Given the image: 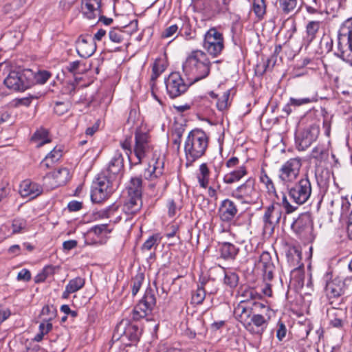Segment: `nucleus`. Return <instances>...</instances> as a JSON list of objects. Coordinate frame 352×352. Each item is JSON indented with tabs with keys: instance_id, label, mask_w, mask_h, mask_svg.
I'll list each match as a JSON object with an SVG mask.
<instances>
[{
	"instance_id": "nucleus-1",
	"label": "nucleus",
	"mask_w": 352,
	"mask_h": 352,
	"mask_svg": "<svg viewBox=\"0 0 352 352\" xmlns=\"http://www.w3.org/2000/svg\"><path fill=\"white\" fill-rule=\"evenodd\" d=\"M208 146V137L204 131L199 129L191 131L184 145L186 166L187 167L192 166L195 161L204 155Z\"/></svg>"
},
{
	"instance_id": "nucleus-2",
	"label": "nucleus",
	"mask_w": 352,
	"mask_h": 352,
	"mask_svg": "<svg viewBox=\"0 0 352 352\" xmlns=\"http://www.w3.org/2000/svg\"><path fill=\"white\" fill-rule=\"evenodd\" d=\"M119 179L101 172L94 182L91 192V201L100 203L108 198L117 188Z\"/></svg>"
},
{
	"instance_id": "nucleus-3",
	"label": "nucleus",
	"mask_w": 352,
	"mask_h": 352,
	"mask_svg": "<svg viewBox=\"0 0 352 352\" xmlns=\"http://www.w3.org/2000/svg\"><path fill=\"white\" fill-rule=\"evenodd\" d=\"M282 206L285 210V214L283 216V211L280 205L278 203L272 204L265 208L263 221L265 227H273L275 224L278 223L283 220V224L285 225L287 221V214H289L295 212L298 208V206L291 204L286 195H283L282 198Z\"/></svg>"
},
{
	"instance_id": "nucleus-4",
	"label": "nucleus",
	"mask_w": 352,
	"mask_h": 352,
	"mask_svg": "<svg viewBox=\"0 0 352 352\" xmlns=\"http://www.w3.org/2000/svg\"><path fill=\"white\" fill-rule=\"evenodd\" d=\"M31 69H22L21 67H15V69L10 72L4 80V84L10 89L24 91L31 87Z\"/></svg>"
},
{
	"instance_id": "nucleus-5",
	"label": "nucleus",
	"mask_w": 352,
	"mask_h": 352,
	"mask_svg": "<svg viewBox=\"0 0 352 352\" xmlns=\"http://www.w3.org/2000/svg\"><path fill=\"white\" fill-rule=\"evenodd\" d=\"M203 47L210 55L218 56L224 48L223 34L215 28H210L204 35Z\"/></svg>"
},
{
	"instance_id": "nucleus-6",
	"label": "nucleus",
	"mask_w": 352,
	"mask_h": 352,
	"mask_svg": "<svg viewBox=\"0 0 352 352\" xmlns=\"http://www.w3.org/2000/svg\"><path fill=\"white\" fill-rule=\"evenodd\" d=\"M231 196L243 203H254L258 199V192L255 188V179L248 178L231 192Z\"/></svg>"
},
{
	"instance_id": "nucleus-7",
	"label": "nucleus",
	"mask_w": 352,
	"mask_h": 352,
	"mask_svg": "<svg viewBox=\"0 0 352 352\" xmlns=\"http://www.w3.org/2000/svg\"><path fill=\"white\" fill-rule=\"evenodd\" d=\"M311 194V182L307 177L301 179L289 190V197L298 206L305 204Z\"/></svg>"
},
{
	"instance_id": "nucleus-8",
	"label": "nucleus",
	"mask_w": 352,
	"mask_h": 352,
	"mask_svg": "<svg viewBox=\"0 0 352 352\" xmlns=\"http://www.w3.org/2000/svg\"><path fill=\"white\" fill-rule=\"evenodd\" d=\"M152 150L153 146L151 143L148 133L142 131L140 129H137L135 132V146L133 151L135 157L138 160V163H140L142 160L147 156Z\"/></svg>"
},
{
	"instance_id": "nucleus-9",
	"label": "nucleus",
	"mask_w": 352,
	"mask_h": 352,
	"mask_svg": "<svg viewBox=\"0 0 352 352\" xmlns=\"http://www.w3.org/2000/svg\"><path fill=\"white\" fill-rule=\"evenodd\" d=\"M302 166L301 160L298 157L291 158L285 162L279 170V179L284 183L295 181Z\"/></svg>"
},
{
	"instance_id": "nucleus-10",
	"label": "nucleus",
	"mask_w": 352,
	"mask_h": 352,
	"mask_svg": "<svg viewBox=\"0 0 352 352\" xmlns=\"http://www.w3.org/2000/svg\"><path fill=\"white\" fill-rule=\"evenodd\" d=\"M165 84L167 93L171 98L181 96L188 89V85L178 72H171L165 79Z\"/></svg>"
},
{
	"instance_id": "nucleus-11",
	"label": "nucleus",
	"mask_w": 352,
	"mask_h": 352,
	"mask_svg": "<svg viewBox=\"0 0 352 352\" xmlns=\"http://www.w3.org/2000/svg\"><path fill=\"white\" fill-rule=\"evenodd\" d=\"M142 206V198L128 196L124 200L122 211V214L116 217V221L124 220V221H131L133 217L140 212Z\"/></svg>"
},
{
	"instance_id": "nucleus-12",
	"label": "nucleus",
	"mask_w": 352,
	"mask_h": 352,
	"mask_svg": "<svg viewBox=\"0 0 352 352\" xmlns=\"http://www.w3.org/2000/svg\"><path fill=\"white\" fill-rule=\"evenodd\" d=\"M347 30L344 24L339 30L337 51L334 52L335 56L346 63L349 62V59L345 56V53L348 51L352 52V38Z\"/></svg>"
},
{
	"instance_id": "nucleus-13",
	"label": "nucleus",
	"mask_w": 352,
	"mask_h": 352,
	"mask_svg": "<svg viewBox=\"0 0 352 352\" xmlns=\"http://www.w3.org/2000/svg\"><path fill=\"white\" fill-rule=\"evenodd\" d=\"M292 230L298 236L307 237L313 230V221L308 212L300 214L291 224Z\"/></svg>"
},
{
	"instance_id": "nucleus-14",
	"label": "nucleus",
	"mask_w": 352,
	"mask_h": 352,
	"mask_svg": "<svg viewBox=\"0 0 352 352\" xmlns=\"http://www.w3.org/2000/svg\"><path fill=\"white\" fill-rule=\"evenodd\" d=\"M329 324L333 328L340 330L348 325V315L346 309L331 307L327 310Z\"/></svg>"
},
{
	"instance_id": "nucleus-15",
	"label": "nucleus",
	"mask_w": 352,
	"mask_h": 352,
	"mask_svg": "<svg viewBox=\"0 0 352 352\" xmlns=\"http://www.w3.org/2000/svg\"><path fill=\"white\" fill-rule=\"evenodd\" d=\"M320 133L319 127L316 125H311L305 129L296 138L297 148L299 151H305L316 140Z\"/></svg>"
},
{
	"instance_id": "nucleus-16",
	"label": "nucleus",
	"mask_w": 352,
	"mask_h": 352,
	"mask_svg": "<svg viewBox=\"0 0 352 352\" xmlns=\"http://www.w3.org/2000/svg\"><path fill=\"white\" fill-rule=\"evenodd\" d=\"M122 325H124L123 322L118 327V330L121 328ZM124 326L122 333L120 334L118 339H120L126 346H131L136 344L139 341L142 334V329L139 328L138 325L131 323L126 322Z\"/></svg>"
},
{
	"instance_id": "nucleus-17",
	"label": "nucleus",
	"mask_w": 352,
	"mask_h": 352,
	"mask_svg": "<svg viewBox=\"0 0 352 352\" xmlns=\"http://www.w3.org/2000/svg\"><path fill=\"white\" fill-rule=\"evenodd\" d=\"M63 72L66 74L70 81L73 78L76 85H79L83 81L84 82L81 85L82 87H87L92 82V80L89 78V73L93 72L91 67L87 69H84L81 67H65V69H63Z\"/></svg>"
},
{
	"instance_id": "nucleus-18",
	"label": "nucleus",
	"mask_w": 352,
	"mask_h": 352,
	"mask_svg": "<svg viewBox=\"0 0 352 352\" xmlns=\"http://www.w3.org/2000/svg\"><path fill=\"white\" fill-rule=\"evenodd\" d=\"M96 45L91 35H82L76 41V51L82 58H89L96 51Z\"/></svg>"
},
{
	"instance_id": "nucleus-19",
	"label": "nucleus",
	"mask_w": 352,
	"mask_h": 352,
	"mask_svg": "<svg viewBox=\"0 0 352 352\" xmlns=\"http://www.w3.org/2000/svg\"><path fill=\"white\" fill-rule=\"evenodd\" d=\"M270 317L265 318L263 315L253 314L248 325H245V329L252 334L261 335L267 329Z\"/></svg>"
},
{
	"instance_id": "nucleus-20",
	"label": "nucleus",
	"mask_w": 352,
	"mask_h": 352,
	"mask_svg": "<svg viewBox=\"0 0 352 352\" xmlns=\"http://www.w3.org/2000/svg\"><path fill=\"white\" fill-rule=\"evenodd\" d=\"M238 213L236 204L230 199L223 200L218 210V214L223 222L228 223L234 219Z\"/></svg>"
},
{
	"instance_id": "nucleus-21",
	"label": "nucleus",
	"mask_w": 352,
	"mask_h": 352,
	"mask_svg": "<svg viewBox=\"0 0 352 352\" xmlns=\"http://www.w3.org/2000/svg\"><path fill=\"white\" fill-rule=\"evenodd\" d=\"M69 172L67 168H59L52 173L46 175L44 178L45 184L49 183L50 188H55L65 184L69 179Z\"/></svg>"
},
{
	"instance_id": "nucleus-22",
	"label": "nucleus",
	"mask_w": 352,
	"mask_h": 352,
	"mask_svg": "<svg viewBox=\"0 0 352 352\" xmlns=\"http://www.w3.org/2000/svg\"><path fill=\"white\" fill-rule=\"evenodd\" d=\"M164 157L157 155V151L153 152V156L149 162L148 168L144 172L146 179H152L161 176L164 170Z\"/></svg>"
},
{
	"instance_id": "nucleus-23",
	"label": "nucleus",
	"mask_w": 352,
	"mask_h": 352,
	"mask_svg": "<svg viewBox=\"0 0 352 352\" xmlns=\"http://www.w3.org/2000/svg\"><path fill=\"white\" fill-rule=\"evenodd\" d=\"M184 66H210L208 55L200 50L192 51L186 57Z\"/></svg>"
},
{
	"instance_id": "nucleus-24",
	"label": "nucleus",
	"mask_w": 352,
	"mask_h": 352,
	"mask_svg": "<svg viewBox=\"0 0 352 352\" xmlns=\"http://www.w3.org/2000/svg\"><path fill=\"white\" fill-rule=\"evenodd\" d=\"M258 265L262 268L264 278L271 280L274 277L275 265L272 261V256L268 252H263L261 254Z\"/></svg>"
},
{
	"instance_id": "nucleus-25",
	"label": "nucleus",
	"mask_w": 352,
	"mask_h": 352,
	"mask_svg": "<svg viewBox=\"0 0 352 352\" xmlns=\"http://www.w3.org/2000/svg\"><path fill=\"white\" fill-rule=\"evenodd\" d=\"M124 168V159L120 153L117 152L109 163V166L102 173H107L109 176L119 179V176Z\"/></svg>"
},
{
	"instance_id": "nucleus-26",
	"label": "nucleus",
	"mask_w": 352,
	"mask_h": 352,
	"mask_svg": "<svg viewBox=\"0 0 352 352\" xmlns=\"http://www.w3.org/2000/svg\"><path fill=\"white\" fill-rule=\"evenodd\" d=\"M42 187L36 183L30 180L23 181L19 186V192L23 197L34 199L41 194Z\"/></svg>"
},
{
	"instance_id": "nucleus-27",
	"label": "nucleus",
	"mask_w": 352,
	"mask_h": 352,
	"mask_svg": "<svg viewBox=\"0 0 352 352\" xmlns=\"http://www.w3.org/2000/svg\"><path fill=\"white\" fill-rule=\"evenodd\" d=\"M156 305V298L153 291L151 289H147L143 298L140 300L138 309L144 311L146 316L151 313L153 309Z\"/></svg>"
},
{
	"instance_id": "nucleus-28",
	"label": "nucleus",
	"mask_w": 352,
	"mask_h": 352,
	"mask_svg": "<svg viewBox=\"0 0 352 352\" xmlns=\"http://www.w3.org/2000/svg\"><path fill=\"white\" fill-rule=\"evenodd\" d=\"M344 292V283L342 281L336 278L331 281L327 280L325 293L329 300L341 296Z\"/></svg>"
},
{
	"instance_id": "nucleus-29",
	"label": "nucleus",
	"mask_w": 352,
	"mask_h": 352,
	"mask_svg": "<svg viewBox=\"0 0 352 352\" xmlns=\"http://www.w3.org/2000/svg\"><path fill=\"white\" fill-rule=\"evenodd\" d=\"M101 0H85L82 7L83 14L89 19H95L101 11Z\"/></svg>"
},
{
	"instance_id": "nucleus-30",
	"label": "nucleus",
	"mask_w": 352,
	"mask_h": 352,
	"mask_svg": "<svg viewBox=\"0 0 352 352\" xmlns=\"http://www.w3.org/2000/svg\"><path fill=\"white\" fill-rule=\"evenodd\" d=\"M234 314L236 317L241 322L243 327L248 325V321L252 316V309L251 307L245 306L243 302H241L234 308Z\"/></svg>"
},
{
	"instance_id": "nucleus-31",
	"label": "nucleus",
	"mask_w": 352,
	"mask_h": 352,
	"mask_svg": "<svg viewBox=\"0 0 352 352\" xmlns=\"http://www.w3.org/2000/svg\"><path fill=\"white\" fill-rule=\"evenodd\" d=\"M85 283V279L79 276L70 280L65 287V290L62 294V298L63 299H67L71 294L82 289Z\"/></svg>"
},
{
	"instance_id": "nucleus-32",
	"label": "nucleus",
	"mask_w": 352,
	"mask_h": 352,
	"mask_svg": "<svg viewBox=\"0 0 352 352\" xmlns=\"http://www.w3.org/2000/svg\"><path fill=\"white\" fill-rule=\"evenodd\" d=\"M248 174L247 168L245 165L240 166L237 169L234 170L223 176V182L226 184H232L240 181Z\"/></svg>"
},
{
	"instance_id": "nucleus-33",
	"label": "nucleus",
	"mask_w": 352,
	"mask_h": 352,
	"mask_svg": "<svg viewBox=\"0 0 352 352\" xmlns=\"http://www.w3.org/2000/svg\"><path fill=\"white\" fill-rule=\"evenodd\" d=\"M128 196L142 198V179L140 177H131L127 186Z\"/></svg>"
},
{
	"instance_id": "nucleus-34",
	"label": "nucleus",
	"mask_w": 352,
	"mask_h": 352,
	"mask_svg": "<svg viewBox=\"0 0 352 352\" xmlns=\"http://www.w3.org/2000/svg\"><path fill=\"white\" fill-rule=\"evenodd\" d=\"M219 250L221 256L226 260H234L239 252V248L228 242L221 243Z\"/></svg>"
},
{
	"instance_id": "nucleus-35",
	"label": "nucleus",
	"mask_w": 352,
	"mask_h": 352,
	"mask_svg": "<svg viewBox=\"0 0 352 352\" xmlns=\"http://www.w3.org/2000/svg\"><path fill=\"white\" fill-rule=\"evenodd\" d=\"M36 70L31 69V87L34 84H44L50 77V73L45 70H40L35 67Z\"/></svg>"
},
{
	"instance_id": "nucleus-36",
	"label": "nucleus",
	"mask_w": 352,
	"mask_h": 352,
	"mask_svg": "<svg viewBox=\"0 0 352 352\" xmlns=\"http://www.w3.org/2000/svg\"><path fill=\"white\" fill-rule=\"evenodd\" d=\"M199 174H197V178L199 186L203 188H208L209 184V178L210 171L206 163H203L199 166Z\"/></svg>"
},
{
	"instance_id": "nucleus-37",
	"label": "nucleus",
	"mask_w": 352,
	"mask_h": 352,
	"mask_svg": "<svg viewBox=\"0 0 352 352\" xmlns=\"http://www.w3.org/2000/svg\"><path fill=\"white\" fill-rule=\"evenodd\" d=\"M320 26V23L316 21H309L306 26L307 35L304 38L305 41L309 45L316 38Z\"/></svg>"
},
{
	"instance_id": "nucleus-38",
	"label": "nucleus",
	"mask_w": 352,
	"mask_h": 352,
	"mask_svg": "<svg viewBox=\"0 0 352 352\" xmlns=\"http://www.w3.org/2000/svg\"><path fill=\"white\" fill-rule=\"evenodd\" d=\"M285 64L282 54L281 45L275 46V49L272 56L267 60L265 66H280Z\"/></svg>"
},
{
	"instance_id": "nucleus-39",
	"label": "nucleus",
	"mask_w": 352,
	"mask_h": 352,
	"mask_svg": "<svg viewBox=\"0 0 352 352\" xmlns=\"http://www.w3.org/2000/svg\"><path fill=\"white\" fill-rule=\"evenodd\" d=\"M162 236L160 234L156 233L150 236L148 239L141 246L142 252H147L152 249L155 250L161 242Z\"/></svg>"
},
{
	"instance_id": "nucleus-40",
	"label": "nucleus",
	"mask_w": 352,
	"mask_h": 352,
	"mask_svg": "<svg viewBox=\"0 0 352 352\" xmlns=\"http://www.w3.org/2000/svg\"><path fill=\"white\" fill-rule=\"evenodd\" d=\"M329 156L328 150L322 145H318L311 151V157L321 162L327 160Z\"/></svg>"
},
{
	"instance_id": "nucleus-41",
	"label": "nucleus",
	"mask_w": 352,
	"mask_h": 352,
	"mask_svg": "<svg viewBox=\"0 0 352 352\" xmlns=\"http://www.w3.org/2000/svg\"><path fill=\"white\" fill-rule=\"evenodd\" d=\"M277 6L284 14H289L294 10L297 0H277Z\"/></svg>"
},
{
	"instance_id": "nucleus-42",
	"label": "nucleus",
	"mask_w": 352,
	"mask_h": 352,
	"mask_svg": "<svg viewBox=\"0 0 352 352\" xmlns=\"http://www.w3.org/2000/svg\"><path fill=\"white\" fill-rule=\"evenodd\" d=\"M48 133L47 131L45 129H40L36 131L32 138V140L38 143L37 144L38 147H41L44 144L50 142V140L47 137Z\"/></svg>"
},
{
	"instance_id": "nucleus-43",
	"label": "nucleus",
	"mask_w": 352,
	"mask_h": 352,
	"mask_svg": "<svg viewBox=\"0 0 352 352\" xmlns=\"http://www.w3.org/2000/svg\"><path fill=\"white\" fill-rule=\"evenodd\" d=\"M54 274V267L51 265L45 266L41 272L34 277V282L40 283L44 282L48 277Z\"/></svg>"
},
{
	"instance_id": "nucleus-44",
	"label": "nucleus",
	"mask_w": 352,
	"mask_h": 352,
	"mask_svg": "<svg viewBox=\"0 0 352 352\" xmlns=\"http://www.w3.org/2000/svg\"><path fill=\"white\" fill-rule=\"evenodd\" d=\"M27 221L23 219H15L12 223V234H19L27 230Z\"/></svg>"
},
{
	"instance_id": "nucleus-45",
	"label": "nucleus",
	"mask_w": 352,
	"mask_h": 352,
	"mask_svg": "<svg viewBox=\"0 0 352 352\" xmlns=\"http://www.w3.org/2000/svg\"><path fill=\"white\" fill-rule=\"evenodd\" d=\"M144 280V275L142 272H138L133 278H132V295L135 296L139 292L142 283Z\"/></svg>"
},
{
	"instance_id": "nucleus-46",
	"label": "nucleus",
	"mask_w": 352,
	"mask_h": 352,
	"mask_svg": "<svg viewBox=\"0 0 352 352\" xmlns=\"http://www.w3.org/2000/svg\"><path fill=\"white\" fill-rule=\"evenodd\" d=\"M230 96V89L226 91L221 98H219L217 102V107L219 111H224L228 109L230 104L229 100Z\"/></svg>"
},
{
	"instance_id": "nucleus-47",
	"label": "nucleus",
	"mask_w": 352,
	"mask_h": 352,
	"mask_svg": "<svg viewBox=\"0 0 352 352\" xmlns=\"http://www.w3.org/2000/svg\"><path fill=\"white\" fill-rule=\"evenodd\" d=\"M239 283L238 275L232 272H226L224 276V283L229 286L230 288H234L237 286Z\"/></svg>"
},
{
	"instance_id": "nucleus-48",
	"label": "nucleus",
	"mask_w": 352,
	"mask_h": 352,
	"mask_svg": "<svg viewBox=\"0 0 352 352\" xmlns=\"http://www.w3.org/2000/svg\"><path fill=\"white\" fill-rule=\"evenodd\" d=\"M206 298V291L202 287H198L197 290L192 295V302L200 305Z\"/></svg>"
},
{
	"instance_id": "nucleus-49",
	"label": "nucleus",
	"mask_w": 352,
	"mask_h": 352,
	"mask_svg": "<svg viewBox=\"0 0 352 352\" xmlns=\"http://www.w3.org/2000/svg\"><path fill=\"white\" fill-rule=\"evenodd\" d=\"M260 179L261 182L265 185L267 189V192L270 194H276V188L272 180L268 177V175L265 173L261 175Z\"/></svg>"
},
{
	"instance_id": "nucleus-50",
	"label": "nucleus",
	"mask_w": 352,
	"mask_h": 352,
	"mask_svg": "<svg viewBox=\"0 0 352 352\" xmlns=\"http://www.w3.org/2000/svg\"><path fill=\"white\" fill-rule=\"evenodd\" d=\"M63 155V149L60 146H55L47 155V160H50L52 163L57 162Z\"/></svg>"
},
{
	"instance_id": "nucleus-51",
	"label": "nucleus",
	"mask_w": 352,
	"mask_h": 352,
	"mask_svg": "<svg viewBox=\"0 0 352 352\" xmlns=\"http://www.w3.org/2000/svg\"><path fill=\"white\" fill-rule=\"evenodd\" d=\"M253 10L256 16H263L265 12V5L264 0H254Z\"/></svg>"
},
{
	"instance_id": "nucleus-52",
	"label": "nucleus",
	"mask_w": 352,
	"mask_h": 352,
	"mask_svg": "<svg viewBox=\"0 0 352 352\" xmlns=\"http://www.w3.org/2000/svg\"><path fill=\"white\" fill-rule=\"evenodd\" d=\"M118 209V205L113 204L107 208L99 211V216L102 218H109L113 216L116 212H117Z\"/></svg>"
},
{
	"instance_id": "nucleus-53",
	"label": "nucleus",
	"mask_w": 352,
	"mask_h": 352,
	"mask_svg": "<svg viewBox=\"0 0 352 352\" xmlns=\"http://www.w3.org/2000/svg\"><path fill=\"white\" fill-rule=\"evenodd\" d=\"M242 296L245 298L247 300L248 299H260L261 298V295L256 292V290L254 288H246L242 292Z\"/></svg>"
},
{
	"instance_id": "nucleus-54",
	"label": "nucleus",
	"mask_w": 352,
	"mask_h": 352,
	"mask_svg": "<svg viewBox=\"0 0 352 352\" xmlns=\"http://www.w3.org/2000/svg\"><path fill=\"white\" fill-rule=\"evenodd\" d=\"M109 38L111 41L120 43L123 40V35L120 30L119 29H113L109 33Z\"/></svg>"
},
{
	"instance_id": "nucleus-55",
	"label": "nucleus",
	"mask_w": 352,
	"mask_h": 352,
	"mask_svg": "<svg viewBox=\"0 0 352 352\" xmlns=\"http://www.w3.org/2000/svg\"><path fill=\"white\" fill-rule=\"evenodd\" d=\"M305 7L309 14H316L320 11V3L318 0H311Z\"/></svg>"
},
{
	"instance_id": "nucleus-56",
	"label": "nucleus",
	"mask_w": 352,
	"mask_h": 352,
	"mask_svg": "<svg viewBox=\"0 0 352 352\" xmlns=\"http://www.w3.org/2000/svg\"><path fill=\"white\" fill-rule=\"evenodd\" d=\"M69 109V104L64 102H56L54 107L55 113L62 116Z\"/></svg>"
},
{
	"instance_id": "nucleus-57",
	"label": "nucleus",
	"mask_w": 352,
	"mask_h": 352,
	"mask_svg": "<svg viewBox=\"0 0 352 352\" xmlns=\"http://www.w3.org/2000/svg\"><path fill=\"white\" fill-rule=\"evenodd\" d=\"M201 69L200 71H197L195 78L192 79V83H195L207 77L210 73V67H199Z\"/></svg>"
},
{
	"instance_id": "nucleus-58",
	"label": "nucleus",
	"mask_w": 352,
	"mask_h": 352,
	"mask_svg": "<svg viewBox=\"0 0 352 352\" xmlns=\"http://www.w3.org/2000/svg\"><path fill=\"white\" fill-rule=\"evenodd\" d=\"M287 334V328L285 324L281 322L278 321L277 324V330H276V338L279 341H282L286 336Z\"/></svg>"
},
{
	"instance_id": "nucleus-59",
	"label": "nucleus",
	"mask_w": 352,
	"mask_h": 352,
	"mask_svg": "<svg viewBox=\"0 0 352 352\" xmlns=\"http://www.w3.org/2000/svg\"><path fill=\"white\" fill-rule=\"evenodd\" d=\"M166 206L168 208V215L169 217H173L176 215L177 211L179 210L178 206L173 199L167 201Z\"/></svg>"
},
{
	"instance_id": "nucleus-60",
	"label": "nucleus",
	"mask_w": 352,
	"mask_h": 352,
	"mask_svg": "<svg viewBox=\"0 0 352 352\" xmlns=\"http://www.w3.org/2000/svg\"><path fill=\"white\" fill-rule=\"evenodd\" d=\"M324 45V50L327 52H329L333 48V40L329 36H324L320 41V47L322 49Z\"/></svg>"
},
{
	"instance_id": "nucleus-61",
	"label": "nucleus",
	"mask_w": 352,
	"mask_h": 352,
	"mask_svg": "<svg viewBox=\"0 0 352 352\" xmlns=\"http://www.w3.org/2000/svg\"><path fill=\"white\" fill-rule=\"evenodd\" d=\"M312 100L309 98H303L296 99L294 98H290L289 104L295 107H299L305 104L310 103Z\"/></svg>"
},
{
	"instance_id": "nucleus-62",
	"label": "nucleus",
	"mask_w": 352,
	"mask_h": 352,
	"mask_svg": "<svg viewBox=\"0 0 352 352\" xmlns=\"http://www.w3.org/2000/svg\"><path fill=\"white\" fill-rule=\"evenodd\" d=\"M131 136L126 138L124 141L120 142L121 147L126 151V154L129 155L132 153Z\"/></svg>"
},
{
	"instance_id": "nucleus-63",
	"label": "nucleus",
	"mask_w": 352,
	"mask_h": 352,
	"mask_svg": "<svg viewBox=\"0 0 352 352\" xmlns=\"http://www.w3.org/2000/svg\"><path fill=\"white\" fill-rule=\"evenodd\" d=\"M146 317V314L144 311L140 310L138 309V305H136L131 312V319L135 321H138L142 318Z\"/></svg>"
},
{
	"instance_id": "nucleus-64",
	"label": "nucleus",
	"mask_w": 352,
	"mask_h": 352,
	"mask_svg": "<svg viewBox=\"0 0 352 352\" xmlns=\"http://www.w3.org/2000/svg\"><path fill=\"white\" fill-rule=\"evenodd\" d=\"M30 279H31V273L28 270L23 269L18 273V275H17L18 280H23V281L28 282Z\"/></svg>"
}]
</instances>
